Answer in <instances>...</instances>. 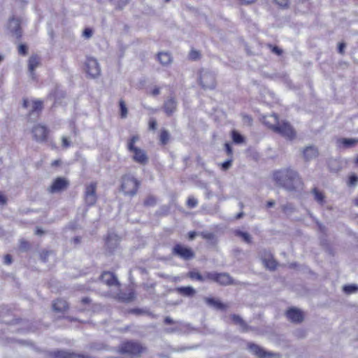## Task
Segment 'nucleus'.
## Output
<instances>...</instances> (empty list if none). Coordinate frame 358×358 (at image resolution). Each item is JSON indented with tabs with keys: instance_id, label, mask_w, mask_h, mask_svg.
<instances>
[{
	"instance_id": "nucleus-38",
	"label": "nucleus",
	"mask_w": 358,
	"mask_h": 358,
	"mask_svg": "<svg viewBox=\"0 0 358 358\" xmlns=\"http://www.w3.org/2000/svg\"><path fill=\"white\" fill-rule=\"evenodd\" d=\"M197 203H198L197 199H196L194 197H189L187 202V206L190 208L195 207L197 205Z\"/></svg>"
},
{
	"instance_id": "nucleus-44",
	"label": "nucleus",
	"mask_w": 358,
	"mask_h": 358,
	"mask_svg": "<svg viewBox=\"0 0 358 358\" xmlns=\"http://www.w3.org/2000/svg\"><path fill=\"white\" fill-rule=\"evenodd\" d=\"M199 55H200V53L196 50H192L189 52V57L192 59H196L197 58L199 57Z\"/></svg>"
},
{
	"instance_id": "nucleus-4",
	"label": "nucleus",
	"mask_w": 358,
	"mask_h": 358,
	"mask_svg": "<svg viewBox=\"0 0 358 358\" xmlns=\"http://www.w3.org/2000/svg\"><path fill=\"white\" fill-rule=\"evenodd\" d=\"M138 185V182L131 176L127 175L122 178L121 189L124 194L134 195L137 192Z\"/></svg>"
},
{
	"instance_id": "nucleus-41",
	"label": "nucleus",
	"mask_w": 358,
	"mask_h": 358,
	"mask_svg": "<svg viewBox=\"0 0 358 358\" xmlns=\"http://www.w3.org/2000/svg\"><path fill=\"white\" fill-rule=\"evenodd\" d=\"M232 320L236 324H240L243 327H244V322L239 316L234 315L232 316Z\"/></svg>"
},
{
	"instance_id": "nucleus-37",
	"label": "nucleus",
	"mask_w": 358,
	"mask_h": 358,
	"mask_svg": "<svg viewBox=\"0 0 358 358\" xmlns=\"http://www.w3.org/2000/svg\"><path fill=\"white\" fill-rule=\"evenodd\" d=\"M274 1L281 8H287L289 3V0H274Z\"/></svg>"
},
{
	"instance_id": "nucleus-34",
	"label": "nucleus",
	"mask_w": 358,
	"mask_h": 358,
	"mask_svg": "<svg viewBox=\"0 0 358 358\" xmlns=\"http://www.w3.org/2000/svg\"><path fill=\"white\" fill-rule=\"evenodd\" d=\"M71 141L67 136H63L62 137V146L64 148H68L70 147Z\"/></svg>"
},
{
	"instance_id": "nucleus-8",
	"label": "nucleus",
	"mask_w": 358,
	"mask_h": 358,
	"mask_svg": "<svg viewBox=\"0 0 358 358\" xmlns=\"http://www.w3.org/2000/svg\"><path fill=\"white\" fill-rule=\"evenodd\" d=\"M96 183L92 182L87 185L85 193V200L87 205L92 206L96 201Z\"/></svg>"
},
{
	"instance_id": "nucleus-59",
	"label": "nucleus",
	"mask_w": 358,
	"mask_h": 358,
	"mask_svg": "<svg viewBox=\"0 0 358 358\" xmlns=\"http://www.w3.org/2000/svg\"><path fill=\"white\" fill-rule=\"evenodd\" d=\"M35 234H36V235H41V234H43V231L41 229H40V228H38H38L36 229V230Z\"/></svg>"
},
{
	"instance_id": "nucleus-49",
	"label": "nucleus",
	"mask_w": 358,
	"mask_h": 358,
	"mask_svg": "<svg viewBox=\"0 0 358 358\" xmlns=\"http://www.w3.org/2000/svg\"><path fill=\"white\" fill-rule=\"evenodd\" d=\"M224 148H225L226 151H227V155H230L232 154L231 148V145H230L229 143H226L224 145Z\"/></svg>"
},
{
	"instance_id": "nucleus-20",
	"label": "nucleus",
	"mask_w": 358,
	"mask_h": 358,
	"mask_svg": "<svg viewBox=\"0 0 358 358\" xmlns=\"http://www.w3.org/2000/svg\"><path fill=\"white\" fill-rule=\"evenodd\" d=\"M39 65H40V59L38 58V57L34 55L29 58V64H28L29 70L33 78H34L33 72L36 68L39 66Z\"/></svg>"
},
{
	"instance_id": "nucleus-35",
	"label": "nucleus",
	"mask_w": 358,
	"mask_h": 358,
	"mask_svg": "<svg viewBox=\"0 0 358 358\" xmlns=\"http://www.w3.org/2000/svg\"><path fill=\"white\" fill-rule=\"evenodd\" d=\"M343 289L345 293L352 294L355 292L357 288L355 285H345L343 287Z\"/></svg>"
},
{
	"instance_id": "nucleus-18",
	"label": "nucleus",
	"mask_w": 358,
	"mask_h": 358,
	"mask_svg": "<svg viewBox=\"0 0 358 358\" xmlns=\"http://www.w3.org/2000/svg\"><path fill=\"white\" fill-rule=\"evenodd\" d=\"M24 106L31 111H36L42 108V101L40 100H24Z\"/></svg>"
},
{
	"instance_id": "nucleus-63",
	"label": "nucleus",
	"mask_w": 358,
	"mask_h": 358,
	"mask_svg": "<svg viewBox=\"0 0 358 358\" xmlns=\"http://www.w3.org/2000/svg\"><path fill=\"white\" fill-rule=\"evenodd\" d=\"M243 213H240L237 214V215L236 216V219H240V218H241L243 217Z\"/></svg>"
},
{
	"instance_id": "nucleus-27",
	"label": "nucleus",
	"mask_w": 358,
	"mask_h": 358,
	"mask_svg": "<svg viewBox=\"0 0 358 358\" xmlns=\"http://www.w3.org/2000/svg\"><path fill=\"white\" fill-rule=\"evenodd\" d=\"M231 136L233 141L236 143H243L245 142V138L239 132L236 130H233L231 133Z\"/></svg>"
},
{
	"instance_id": "nucleus-13",
	"label": "nucleus",
	"mask_w": 358,
	"mask_h": 358,
	"mask_svg": "<svg viewBox=\"0 0 358 358\" xmlns=\"http://www.w3.org/2000/svg\"><path fill=\"white\" fill-rule=\"evenodd\" d=\"M139 140L138 135L133 136L128 142V149L135 155V157H144V152L135 145V143Z\"/></svg>"
},
{
	"instance_id": "nucleus-53",
	"label": "nucleus",
	"mask_w": 358,
	"mask_h": 358,
	"mask_svg": "<svg viewBox=\"0 0 358 358\" xmlns=\"http://www.w3.org/2000/svg\"><path fill=\"white\" fill-rule=\"evenodd\" d=\"M137 162L138 163H141V164H145L147 161V158H144V157H142V158H134Z\"/></svg>"
},
{
	"instance_id": "nucleus-26",
	"label": "nucleus",
	"mask_w": 358,
	"mask_h": 358,
	"mask_svg": "<svg viewBox=\"0 0 358 358\" xmlns=\"http://www.w3.org/2000/svg\"><path fill=\"white\" fill-rule=\"evenodd\" d=\"M312 194L314 196V199L320 204H324L325 201V197L323 193L319 191L317 188H314L312 190Z\"/></svg>"
},
{
	"instance_id": "nucleus-23",
	"label": "nucleus",
	"mask_w": 358,
	"mask_h": 358,
	"mask_svg": "<svg viewBox=\"0 0 358 358\" xmlns=\"http://www.w3.org/2000/svg\"><path fill=\"white\" fill-rule=\"evenodd\" d=\"M302 154H303V155H304V157H312V156L318 155L320 153H319L318 149L315 146L309 145V146L306 147L303 150Z\"/></svg>"
},
{
	"instance_id": "nucleus-54",
	"label": "nucleus",
	"mask_w": 358,
	"mask_h": 358,
	"mask_svg": "<svg viewBox=\"0 0 358 358\" xmlns=\"http://www.w3.org/2000/svg\"><path fill=\"white\" fill-rule=\"evenodd\" d=\"M272 51L277 55H280L282 51L278 47H273Z\"/></svg>"
},
{
	"instance_id": "nucleus-57",
	"label": "nucleus",
	"mask_w": 358,
	"mask_h": 358,
	"mask_svg": "<svg viewBox=\"0 0 358 358\" xmlns=\"http://www.w3.org/2000/svg\"><path fill=\"white\" fill-rule=\"evenodd\" d=\"M243 3H245V4H249V3H253L254 1H255L256 0H240Z\"/></svg>"
},
{
	"instance_id": "nucleus-43",
	"label": "nucleus",
	"mask_w": 358,
	"mask_h": 358,
	"mask_svg": "<svg viewBox=\"0 0 358 358\" xmlns=\"http://www.w3.org/2000/svg\"><path fill=\"white\" fill-rule=\"evenodd\" d=\"M338 164V160L336 158H331V161L329 162V166H331V169L334 171H338V169L334 168L332 166L337 165Z\"/></svg>"
},
{
	"instance_id": "nucleus-12",
	"label": "nucleus",
	"mask_w": 358,
	"mask_h": 358,
	"mask_svg": "<svg viewBox=\"0 0 358 358\" xmlns=\"http://www.w3.org/2000/svg\"><path fill=\"white\" fill-rule=\"evenodd\" d=\"M201 84L204 88L212 89L215 86V79L213 73L205 71L200 76Z\"/></svg>"
},
{
	"instance_id": "nucleus-52",
	"label": "nucleus",
	"mask_w": 358,
	"mask_h": 358,
	"mask_svg": "<svg viewBox=\"0 0 358 358\" xmlns=\"http://www.w3.org/2000/svg\"><path fill=\"white\" fill-rule=\"evenodd\" d=\"M296 335L299 337V338H302L303 336H305L306 335V331H303V330H299L296 332Z\"/></svg>"
},
{
	"instance_id": "nucleus-10",
	"label": "nucleus",
	"mask_w": 358,
	"mask_h": 358,
	"mask_svg": "<svg viewBox=\"0 0 358 358\" xmlns=\"http://www.w3.org/2000/svg\"><path fill=\"white\" fill-rule=\"evenodd\" d=\"M287 319L294 323H300L303 321L304 313L296 308H291L286 312Z\"/></svg>"
},
{
	"instance_id": "nucleus-56",
	"label": "nucleus",
	"mask_w": 358,
	"mask_h": 358,
	"mask_svg": "<svg viewBox=\"0 0 358 358\" xmlns=\"http://www.w3.org/2000/svg\"><path fill=\"white\" fill-rule=\"evenodd\" d=\"M155 202V200L153 199H147L145 201V203L146 205H151L153 203Z\"/></svg>"
},
{
	"instance_id": "nucleus-40",
	"label": "nucleus",
	"mask_w": 358,
	"mask_h": 358,
	"mask_svg": "<svg viewBox=\"0 0 358 358\" xmlns=\"http://www.w3.org/2000/svg\"><path fill=\"white\" fill-rule=\"evenodd\" d=\"M231 162H232V161L231 159H229V160H227V161L224 162V163H222L220 164L221 169L223 171L228 170L231 167Z\"/></svg>"
},
{
	"instance_id": "nucleus-28",
	"label": "nucleus",
	"mask_w": 358,
	"mask_h": 358,
	"mask_svg": "<svg viewBox=\"0 0 358 358\" xmlns=\"http://www.w3.org/2000/svg\"><path fill=\"white\" fill-rule=\"evenodd\" d=\"M8 28L10 29L11 31L15 32L17 35V31L20 28L19 20L16 19L10 20L8 22Z\"/></svg>"
},
{
	"instance_id": "nucleus-36",
	"label": "nucleus",
	"mask_w": 358,
	"mask_h": 358,
	"mask_svg": "<svg viewBox=\"0 0 358 358\" xmlns=\"http://www.w3.org/2000/svg\"><path fill=\"white\" fill-rule=\"evenodd\" d=\"M206 302L212 306H214L217 308H221L222 307V304L213 299H206Z\"/></svg>"
},
{
	"instance_id": "nucleus-2",
	"label": "nucleus",
	"mask_w": 358,
	"mask_h": 358,
	"mask_svg": "<svg viewBox=\"0 0 358 358\" xmlns=\"http://www.w3.org/2000/svg\"><path fill=\"white\" fill-rule=\"evenodd\" d=\"M263 122L272 131L285 138L292 140L296 137V131L289 123L285 120H279L274 114L264 116Z\"/></svg>"
},
{
	"instance_id": "nucleus-17",
	"label": "nucleus",
	"mask_w": 358,
	"mask_h": 358,
	"mask_svg": "<svg viewBox=\"0 0 358 358\" xmlns=\"http://www.w3.org/2000/svg\"><path fill=\"white\" fill-rule=\"evenodd\" d=\"M358 143L357 138H341L336 140V146L339 148H350Z\"/></svg>"
},
{
	"instance_id": "nucleus-32",
	"label": "nucleus",
	"mask_w": 358,
	"mask_h": 358,
	"mask_svg": "<svg viewBox=\"0 0 358 358\" xmlns=\"http://www.w3.org/2000/svg\"><path fill=\"white\" fill-rule=\"evenodd\" d=\"M169 134L167 131L163 130L160 134V141L162 144H166L169 140Z\"/></svg>"
},
{
	"instance_id": "nucleus-3",
	"label": "nucleus",
	"mask_w": 358,
	"mask_h": 358,
	"mask_svg": "<svg viewBox=\"0 0 358 358\" xmlns=\"http://www.w3.org/2000/svg\"><path fill=\"white\" fill-rule=\"evenodd\" d=\"M119 352L131 357H140L146 352V348L137 342L127 341L122 343L119 347Z\"/></svg>"
},
{
	"instance_id": "nucleus-58",
	"label": "nucleus",
	"mask_w": 358,
	"mask_h": 358,
	"mask_svg": "<svg viewBox=\"0 0 358 358\" xmlns=\"http://www.w3.org/2000/svg\"><path fill=\"white\" fill-rule=\"evenodd\" d=\"M195 236H196V233H195V232H194V231H191V232H189V238L190 240L194 239V237H195Z\"/></svg>"
},
{
	"instance_id": "nucleus-61",
	"label": "nucleus",
	"mask_w": 358,
	"mask_h": 358,
	"mask_svg": "<svg viewBox=\"0 0 358 358\" xmlns=\"http://www.w3.org/2000/svg\"><path fill=\"white\" fill-rule=\"evenodd\" d=\"M274 204H275V202H274V201H268V202L267 203V206H268V207H272V206H274Z\"/></svg>"
},
{
	"instance_id": "nucleus-45",
	"label": "nucleus",
	"mask_w": 358,
	"mask_h": 358,
	"mask_svg": "<svg viewBox=\"0 0 358 358\" xmlns=\"http://www.w3.org/2000/svg\"><path fill=\"white\" fill-rule=\"evenodd\" d=\"M202 236L203 238L207 240H214L215 235L212 233H203Z\"/></svg>"
},
{
	"instance_id": "nucleus-30",
	"label": "nucleus",
	"mask_w": 358,
	"mask_h": 358,
	"mask_svg": "<svg viewBox=\"0 0 358 358\" xmlns=\"http://www.w3.org/2000/svg\"><path fill=\"white\" fill-rule=\"evenodd\" d=\"M120 108L121 117L126 118L128 115V109H127V107L123 100L120 101Z\"/></svg>"
},
{
	"instance_id": "nucleus-64",
	"label": "nucleus",
	"mask_w": 358,
	"mask_h": 358,
	"mask_svg": "<svg viewBox=\"0 0 358 358\" xmlns=\"http://www.w3.org/2000/svg\"><path fill=\"white\" fill-rule=\"evenodd\" d=\"M355 164L358 165V158H356L354 162Z\"/></svg>"
},
{
	"instance_id": "nucleus-7",
	"label": "nucleus",
	"mask_w": 358,
	"mask_h": 358,
	"mask_svg": "<svg viewBox=\"0 0 358 358\" xmlns=\"http://www.w3.org/2000/svg\"><path fill=\"white\" fill-rule=\"evenodd\" d=\"M207 278L220 285H227L231 283V278L227 273H208Z\"/></svg>"
},
{
	"instance_id": "nucleus-55",
	"label": "nucleus",
	"mask_w": 358,
	"mask_h": 358,
	"mask_svg": "<svg viewBox=\"0 0 358 358\" xmlns=\"http://www.w3.org/2000/svg\"><path fill=\"white\" fill-rule=\"evenodd\" d=\"M345 45L344 43H340L338 46V50L341 53L343 52V50L345 48Z\"/></svg>"
},
{
	"instance_id": "nucleus-60",
	"label": "nucleus",
	"mask_w": 358,
	"mask_h": 358,
	"mask_svg": "<svg viewBox=\"0 0 358 358\" xmlns=\"http://www.w3.org/2000/svg\"><path fill=\"white\" fill-rule=\"evenodd\" d=\"M60 164V160H55L52 163V166H58Z\"/></svg>"
},
{
	"instance_id": "nucleus-19",
	"label": "nucleus",
	"mask_w": 358,
	"mask_h": 358,
	"mask_svg": "<svg viewBox=\"0 0 358 358\" xmlns=\"http://www.w3.org/2000/svg\"><path fill=\"white\" fill-rule=\"evenodd\" d=\"M157 58L163 66H167L172 63V57L169 52H161L157 55Z\"/></svg>"
},
{
	"instance_id": "nucleus-25",
	"label": "nucleus",
	"mask_w": 358,
	"mask_h": 358,
	"mask_svg": "<svg viewBox=\"0 0 358 358\" xmlns=\"http://www.w3.org/2000/svg\"><path fill=\"white\" fill-rule=\"evenodd\" d=\"M234 234H235V236L241 238L246 243L250 244L252 243V236L249 233H248L246 231H243L241 230H236V231H234Z\"/></svg>"
},
{
	"instance_id": "nucleus-48",
	"label": "nucleus",
	"mask_w": 358,
	"mask_h": 358,
	"mask_svg": "<svg viewBox=\"0 0 358 358\" xmlns=\"http://www.w3.org/2000/svg\"><path fill=\"white\" fill-rule=\"evenodd\" d=\"M18 50H19V52H20V54H24H24H26V52H27V48H26V46H25V45H20L19 46V48H18Z\"/></svg>"
},
{
	"instance_id": "nucleus-16",
	"label": "nucleus",
	"mask_w": 358,
	"mask_h": 358,
	"mask_svg": "<svg viewBox=\"0 0 358 358\" xmlns=\"http://www.w3.org/2000/svg\"><path fill=\"white\" fill-rule=\"evenodd\" d=\"M101 280L109 287H119L118 281L112 273L104 272L101 275Z\"/></svg>"
},
{
	"instance_id": "nucleus-9",
	"label": "nucleus",
	"mask_w": 358,
	"mask_h": 358,
	"mask_svg": "<svg viewBox=\"0 0 358 358\" xmlns=\"http://www.w3.org/2000/svg\"><path fill=\"white\" fill-rule=\"evenodd\" d=\"M69 182L64 178H57L48 188L50 193H58L67 188Z\"/></svg>"
},
{
	"instance_id": "nucleus-14",
	"label": "nucleus",
	"mask_w": 358,
	"mask_h": 358,
	"mask_svg": "<svg viewBox=\"0 0 358 358\" xmlns=\"http://www.w3.org/2000/svg\"><path fill=\"white\" fill-rule=\"evenodd\" d=\"M248 348L252 354L257 355L259 358H279L276 355H267L262 348L255 344H250Z\"/></svg>"
},
{
	"instance_id": "nucleus-6",
	"label": "nucleus",
	"mask_w": 358,
	"mask_h": 358,
	"mask_svg": "<svg viewBox=\"0 0 358 358\" xmlns=\"http://www.w3.org/2000/svg\"><path fill=\"white\" fill-rule=\"evenodd\" d=\"M85 71L92 78L99 76L101 73V69L97 60L93 57H88L85 64Z\"/></svg>"
},
{
	"instance_id": "nucleus-21",
	"label": "nucleus",
	"mask_w": 358,
	"mask_h": 358,
	"mask_svg": "<svg viewBox=\"0 0 358 358\" xmlns=\"http://www.w3.org/2000/svg\"><path fill=\"white\" fill-rule=\"evenodd\" d=\"M68 308V303L65 300L57 299L53 303V309L57 312H63Z\"/></svg>"
},
{
	"instance_id": "nucleus-62",
	"label": "nucleus",
	"mask_w": 358,
	"mask_h": 358,
	"mask_svg": "<svg viewBox=\"0 0 358 358\" xmlns=\"http://www.w3.org/2000/svg\"><path fill=\"white\" fill-rule=\"evenodd\" d=\"M165 322L167 324H171L172 322V320L170 317H167L165 319Z\"/></svg>"
},
{
	"instance_id": "nucleus-29",
	"label": "nucleus",
	"mask_w": 358,
	"mask_h": 358,
	"mask_svg": "<svg viewBox=\"0 0 358 358\" xmlns=\"http://www.w3.org/2000/svg\"><path fill=\"white\" fill-rule=\"evenodd\" d=\"M178 292L185 296H192L195 294V290L192 287H182L178 289Z\"/></svg>"
},
{
	"instance_id": "nucleus-50",
	"label": "nucleus",
	"mask_w": 358,
	"mask_h": 358,
	"mask_svg": "<svg viewBox=\"0 0 358 358\" xmlns=\"http://www.w3.org/2000/svg\"><path fill=\"white\" fill-rule=\"evenodd\" d=\"M12 262L11 257L9 255H7L4 257V263L6 264H10Z\"/></svg>"
},
{
	"instance_id": "nucleus-22",
	"label": "nucleus",
	"mask_w": 358,
	"mask_h": 358,
	"mask_svg": "<svg viewBox=\"0 0 358 358\" xmlns=\"http://www.w3.org/2000/svg\"><path fill=\"white\" fill-rule=\"evenodd\" d=\"M55 357L57 358H87L83 355L70 353L64 351H58L55 353Z\"/></svg>"
},
{
	"instance_id": "nucleus-15",
	"label": "nucleus",
	"mask_w": 358,
	"mask_h": 358,
	"mask_svg": "<svg viewBox=\"0 0 358 358\" xmlns=\"http://www.w3.org/2000/svg\"><path fill=\"white\" fill-rule=\"evenodd\" d=\"M261 259L265 267L271 270L275 268L277 264L269 252L266 250L262 252Z\"/></svg>"
},
{
	"instance_id": "nucleus-39",
	"label": "nucleus",
	"mask_w": 358,
	"mask_h": 358,
	"mask_svg": "<svg viewBox=\"0 0 358 358\" xmlns=\"http://www.w3.org/2000/svg\"><path fill=\"white\" fill-rule=\"evenodd\" d=\"M358 184V177L355 175H352L349 178V185L355 186Z\"/></svg>"
},
{
	"instance_id": "nucleus-31",
	"label": "nucleus",
	"mask_w": 358,
	"mask_h": 358,
	"mask_svg": "<svg viewBox=\"0 0 358 358\" xmlns=\"http://www.w3.org/2000/svg\"><path fill=\"white\" fill-rule=\"evenodd\" d=\"M189 277L192 279H196L201 282L204 281L205 280H208L207 278V274L206 276H202L198 272H190L189 274Z\"/></svg>"
},
{
	"instance_id": "nucleus-51",
	"label": "nucleus",
	"mask_w": 358,
	"mask_h": 358,
	"mask_svg": "<svg viewBox=\"0 0 358 358\" xmlns=\"http://www.w3.org/2000/svg\"><path fill=\"white\" fill-rule=\"evenodd\" d=\"M6 203V199L3 194L0 192V205H4Z\"/></svg>"
},
{
	"instance_id": "nucleus-46",
	"label": "nucleus",
	"mask_w": 358,
	"mask_h": 358,
	"mask_svg": "<svg viewBox=\"0 0 358 358\" xmlns=\"http://www.w3.org/2000/svg\"><path fill=\"white\" fill-rule=\"evenodd\" d=\"M149 127L151 129H155L157 127V122L155 120H150L149 122Z\"/></svg>"
},
{
	"instance_id": "nucleus-42",
	"label": "nucleus",
	"mask_w": 358,
	"mask_h": 358,
	"mask_svg": "<svg viewBox=\"0 0 358 358\" xmlns=\"http://www.w3.org/2000/svg\"><path fill=\"white\" fill-rule=\"evenodd\" d=\"M83 36L86 38H90L92 36V30L91 29L87 28L83 32Z\"/></svg>"
},
{
	"instance_id": "nucleus-24",
	"label": "nucleus",
	"mask_w": 358,
	"mask_h": 358,
	"mask_svg": "<svg viewBox=\"0 0 358 358\" xmlns=\"http://www.w3.org/2000/svg\"><path fill=\"white\" fill-rule=\"evenodd\" d=\"M176 108V102L174 99H168L164 104V110L168 115H171Z\"/></svg>"
},
{
	"instance_id": "nucleus-1",
	"label": "nucleus",
	"mask_w": 358,
	"mask_h": 358,
	"mask_svg": "<svg viewBox=\"0 0 358 358\" xmlns=\"http://www.w3.org/2000/svg\"><path fill=\"white\" fill-rule=\"evenodd\" d=\"M273 180L276 184L288 191H296L302 189L303 181L296 171L291 169H284L273 173Z\"/></svg>"
},
{
	"instance_id": "nucleus-47",
	"label": "nucleus",
	"mask_w": 358,
	"mask_h": 358,
	"mask_svg": "<svg viewBox=\"0 0 358 358\" xmlns=\"http://www.w3.org/2000/svg\"><path fill=\"white\" fill-rule=\"evenodd\" d=\"M160 92V89L159 87H155L150 92V94H152V96H157L159 94Z\"/></svg>"
},
{
	"instance_id": "nucleus-5",
	"label": "nucleus",
	"mask_w": 358,
	"mask_h": 358,
	"mask_svg": "<svg viewBox=\"0 0 358 358\" xmlns=\"http://www.w3.org/2000/svg\"><path fill=\"white\" fill-rule=\"evenodd\" d=\"M31 132L33 138L37 142H45L47 141L49 134L48 128L40 124L34 125Z\"/></svg>"
},
{
	"instance_id": "nucleus-11",
	"label": "nucleus",
	"mask_w": 358,
	"mask_h": 358,
	"mask_svg": "<svg viewBox=\"0 0 358 358\" xmlns=\"http://www.w3.org/2000/svg\"><path fill=\"white\" fill-rule=\"evenodd\" d=\"M173 252L175 255L186 260L192 259L194 256L193 251L190 248L181 245H176L173 248Z\"/></svg>"
},
{
	"instance_id": "nucleus-33",
	"label": "nucleus",
	"mask_w": 358,
	"mask_h": 358,
	"mask_svg": "<svg viewBox=\"0 0 358 358\" xmlns=\"http://www.w3.org/2000/svg\"><path fill=\"white\" fill-rule=\"evenodd\" d=\"M129 0H110V1L114 4L115 6H117L118 8H121L124 6H125L128 3Z\"/></svg>"
}]
</instances>
